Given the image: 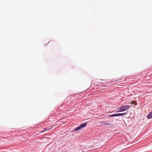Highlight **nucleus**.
<instances>
[{"label": "nucleus", "instance_id": "f257e3e1", "mask_svg": "<svg viewBox=\"0 0 152 152\" xmlns=\"http://www.w3.org/2000/svg\"><path fill=\"white\" fill-rule=\"evenodd\" d=\"M130 107V106L128 105H126L119 107L118 109L119 110L116 112H123L126 110Z\"/></svg>", "mask_w": 152, "mask_h": 152}, {"label": "nucleus", "instance_id": "f03ea898", "mask_svg": "<svg viewBox=\"0 0 152 152\" xmlns=\"http://www.w3.org/2000/svg\"><path fill=\"white\" fill-rule=\"evenodd\" d=\"M126 114V113H118L116 114H114L112 115H109V117H115V116H122L123 115H125Z\"/></svg>", "mask_w": 152, "mask_h": 152}, {"label": "nucleus", "instance_id": "7ed1b4c3", "mask_svg": "<svg viewBox=\"0 0 152 152\" xmlns=\"http://www.w3.org/2000/svg\"><path fill=\"white\" fill-rule=\"evenodd\" d=\"M152 118V111L151 112L148 114L147 116V118L148 119H150Z\"/></svg>", "mask_w": 152, "mask_h": 152}, {"label": "nucleus", "instance_id": "20e7f679", "mask_svg": "<svg viewBox=\"0 0 152 152\" xmlns=\"http://www.w3.org/2000/svg\"><path fill=\"white\" fill-rule=\"evenodd\" d=\"M86 125L87 124L84 123L81 124L80 126L81 128L82 129L83 127H85Z\"/></svg>", "mask_w": 152, "mask_h": 152}, {"label": "nucleus", "instance_id": "39448f33", "mask_svg": "<svg viewBox=\"0 0 152 152\" xmlns=\"http://www.w3.org/2000/svg\"><path fill=\"white\" fill-rule=\"evenodd\" d=\"M82 129L81 127H80V126H78L77 127H76L75 129V131H77L80 129Z\"/></svg>", "mask_w": 152, "mask_h": 152}, {"label": "nucleus", "instance_id": "423d86ee", "mask_svg": "<svg viewBox=\"0 0 152 152\" xmlns=\"http://www.w3.org/2000/svg\"><path fill=\"white\" fill-rule=\"evenodd\" d=\"M102 123L104 124H105V125H109L110 124H108L107 123V122H104H104H102Z\"/></svg>", "mask_w": 152, "mask_h": 152}, {"label": "nucleus", "instance_id": "0eeeda50", "mask_svg": "<svg viewBox=\"0 0 152 152\" xmlns=\"http://www.w3.org/2000/svg\"><path fill=\"white\" fill-rule=\"evenodd\" d=\"M48 130V129H46V128H45V129H44V130H42V131H41V132H42V133H43V132H45V131H47V130Z\"/></svg>", "mask_w": 152, "mask_h": 152}]
</instances>
